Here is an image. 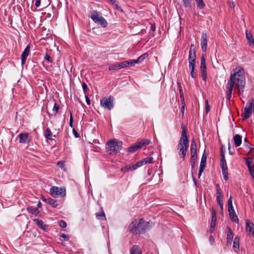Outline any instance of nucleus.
<instances>
[{
	"label": "nucleus",
	"mask_w": 254,
	"mask_h": 254,
	"mask_svg": "<svg viewBox=\"0 0 254 254\" xmlns=\"http://www.w3.org/2000/svg\"><path fill=\"white\" fill-rule=\"evenodd\" d=\"M245 85L246 77L244 70L242 67L237 66L234 69L233 73L231 74L227 82V100H230L234 87L237 89L238 94H241L244 92Z\"/></svg>",
	"instance_id": "obj_1"
},
{
	"label": "nucleus",
	"mask_w": 254,
	"mask_h": 254,
	"mask_svg": "<svg viewBox=\"0 0 254 254\" xmlns=\"http://www.w3.org/2000/svg\"><path fill=\"white\" fill-rule=\"evenodd\" d=\"M152 222H146L143 219H135L128 226L129 231L133 234H142L153 226Z\"/></svg>",
	"instance_id": "obj_2"
},
{
	"label": "nucleus",
	"mask_w": 254,
	"mask_h": 254,
	"mask_svg": "<svg viewBox=\"0 0 254 254\" xmlns=\"http://www.w3.org/2000/svg\"><path fill=\"white\" fill-rule=\"evenodd\" d=\"M182 129L181 136L179 141L177 150L180 157L184 160L189 146V140L187 134V132L186 127L182 126Z\"/></svg>",
	"instance_id": "obj_3"
},
{
	"label": "nucleus",
	"mask_w": 254,
	"mask_h": 254,
	"mask_svg": "<svg viewBox=\"0 0 254 254\" xmlns=\"http://www.w3.org/2000/svg\"><path fill=\"white\" fill-rule=\"evenodd\" d=\"M122 146V141L115 139L107 143L106 149L109 154H116L121 149Z\"/></svg>",
	"instance_id": "obj_4"
},
{
	"label": "nucleus",
	"mask_w": 254,
	"mask_h": 254,
	"mask_svg": "<svg viewBox=\"0 0 254 254\" xmlns=\"http://www.w3.org/2000/svg\"><path fill=\"white\" fill-rule=\"evenodd\" d=\"M91 18L93 21L100 24L103 27H106L108 23L106 20L96 10H93L91 13Z\"/></svg>",
	"instance_id": "obj_5"
},
{
	"label": "nucleus",
	"mask_w": 254,
	"mask_h": 254,
	"mask_svg": "<svg viewBox=\"0 0 254 254\" xmlns=\"http://www.w3.org/2000/svg\"><path fill=\"white\" fill-rule=\"evenodd\" d=\"M114 98L110 96L108 98L104 97L100 100V104L102 107L108 110H111L114 107Z\"/></svg>",
	"instance_id": "obj_6"
},
{
	"label": "nucleus",
	"mask_w": 254,
	"mask_h": 254,
	"mask_svg": "<svg viewBox=\"0 0 254 254\" xmlns=\"http://www.w3.org/2000/svg\"><path fill=\"white\" fill-rule=\"evenodd\" d=\"M50 194L54 197H57L59 196L63 197L65 195V190L58 187H52L50 189Z\"/></svg>",
	"instance_id": "obj_7"
},
{
	"label": "nucleus",
	"mask_w": 254,
	"mask_h": 254,
	"mask_svg": "<svg viewBox=\"0 0 254 254\" xmlns=\"http://www.w3.org/2000/svg\"><path fill=\"white\" fill-rule=\"evenodd\" d=\"M150 140H142L140 141L136 142L132 144L130 147L128 148V151L129 152H133L141 148L144 145H148L150 143Z\"/></svg>",
	"instance_id": "obj_8"
},
{
	"label": "nucleus",
	"mask_w": 254,
	"mask_h": 254,
	"mask_svg": "<svg viewBox=\"0 0 254 254\" xmlns=\"http://www.w3.org/2000/svg\"><path fill=\"white\" fill-rule=\"evenodd\" d=\"M196 52L193 44H191L189 51V66L195 65Z\"/></svg>",
	"instance_id": "obj_9"
},
{
	"label": "nucleus",
	"mask_w": 254,
	"mask_h": 254,
	"mask_svg": "<svg viewBox=\"0 0 254 254\" xmlns=\"http://www.w3.org/2000/svg\"><path fill=\"white\" fill-rule=\"evenodd\" d=\"M253 107V103L248 102L244 109V112L243 113L242 116L244 119L249 118L252 114V108Z\"/></svg>",
	"instance_id": "obj_10"
},
{
	"label": "nucleus",
	"mask_w": 254,
	"mask_h": 254,
	"mask_svg": "<svg viewBox=\"0 0 254 254\" xmlns=\"http://www.w3.org/2000/svg\"><path fill=\"white\" fill-rule=\"evenodd\" d=\"M128 66V63L127 61H124L123 62L116 63V64H112L109 67L110 70H116L117 69H121L125 68Z\"/></svg>",
	"instance_id": "obj_11"
},
{
	"label": "nucleus",
	"mask_w": 254,
	"mask_h": 254,
	"mask_svg": "<svg viewBox=\"0 0 254 254\" xmlns=\"http://www.w3.org/2000/svg\"><path fill=\"white\" fill-rule=\"evenodd\" d=\"M30 52V46L29 45H27L24 51L23 52L21 56V65H23L26 62V59L27 57L29 56Z\"/></svg>",
	"instance_id": "obj_12"
},
{
	"label": "nucleus",
	"mask_w": 254,
	"mask_h": 254,
	"mask_svg": "<svg viewBox=\"0 0 254 254\" xmlns=\"http://www.w3.org/2000/svg\"><path fill=\"white\" fill-rule=\"evenodd\" d=\"M207 36L205 32H202L201 37V46L203 52L206 51L207 45Z\"/></svg>",
	"instance_id": "obj_13"
},
{
	"label": "nucleus",
	"mask_w": 254,
	"mask_h": 254,
	"mask_svg": "<svg viewBox=\"0 0 254 254\" xmlns=\"http://www.w3.org/2000/svg\"><path fill=\"white\" fill-rule=\"evenodd\" d=\"M206 160H207V156L205 155V151H204V153L202 156L201 159L200 168H199V172H198L199 177H200L201 173L203 172L204 169H205V168L206 167Z\"/></svg>",
	"instance_id": "obj_14"
},
{
	"label": "nucleus",
	"mask_w": 254,
	"mask_h": 254,
	"mask_svg": "<svg viewBox=\"0 0 254 254\" xmlns=\"http://www.w3.org/2000/svg\"><path fill=\"white\" fill-rule=\"evenodd\" d=\"M246 230L250 234L254 236V226L252 222L249 220L246 221Z\"/></svg>",
	"instance_id": "obj_15"
},
{
	"label": "nucleus",
	"mask_w": 254,
	"mask_h": 254,
	"mask_svg": "<svg viewBox=\"0 0 254 254\" xmlns=\"http://www.w3.org/2000/svg\"><path fill=\"white\" fill-rule=\"evenodd\" d=\"M227 243L229 244H231L234 237V233L231 228L229 226L227 227Z\"/></svg>",
	"instance_id": "obj_16"
},
{
	"label": "nucleus",
	"mask_w": 254,
	"mask_h": 254,
	"mask_svg": "<svg viewBox=\"0 0 254 254\" xmlns=\"http://www.w3.org/2000/svg\"><path fill=\"white\" fill-rule=\"evenodd\" d=\"M19 138V142L20 143H26L29 142V134L28 133H21L18 135Z\"/></svg>",
	"instance_id": "obj_17"
},
{
	"label": "nucleus",
	"mask_w": 254,
	"mask_h": 254,
	"mask_svg": "<svg viewBox=\"0 0 254 254\" xmlns=\"http://www.w3.org/2000/svg\"><path fill=\"white\" fill-rule=\"evenodd\" d=\"M129 254H142V250L137 245H133L129 250Z\"/></svg>",
	"instance_id": "obj_18"
},
{
	"label": "nucleus",
	"mask_w": 254,
	"mask_h": 254,
	"mask_svg": "<svg viewBox=\"0 0 254 254\" xmlns=\"http://www.w3.org/2000/svg\"><path fill=\"white\" fill-rule=\"evenodd\" d=\"M233 249L235 252L238 253L240 249V238L238 236L234 238L233 244Z\"/></svg>",
	"instance_id": "obj_19"
},
{
	"label": "nucleus",
	"mask_w": 254,
	"mask_h": 254,
	"mask_svg": "<svg viewBox=\"0 0 254 254\" xmlns=\"http://www.w3.org/2000/svg\"><path fill=\"white\" fill-rule=\"evenodd\" d=\"M197 146L194 140H192L190 145V154L191 155H197L196 151Z\"/></svg>",
	"instance_id": "obj_20"
},
{
	"label": "nucleus",
	"mask_w": 254,
	"mask_h": 254,
	"mask_svg": "<svg viewBox=\"0 0 254 254\" xmlns=\"http://www.w3.org/2000/svg\"><path fill=\"white\" fill-rule=\"evenodd\" d=\"M234 142L236 147L240 146L242 143V136L239 134H236L234 136Z\"/></svg>",
	"instance_id": "obj_21"
},
{
	"label": "nucleus",
	"mask_w": 254,
	"mask_h": 254,
	"mask_svg": "<svg viewBox=\"0 0 254 254\" xmlns=\"http://www.w3.org/2000/svg\"><path fill=\"white\" fill-rule=\"evenodd\" d=\"M33 221L37 225V226L41 229H42L44 230H45L46 229L47 226L46 225L44 224L42 220L38 219H35L33 220Z\"/></svg>",
	"instance_id": "obj_22"
},
{
	"label": "nucleus",
	"mask_w": 254,
	"mask_h": 254,
	"mask_svg": "<svg viewBox=\"0 0 254 254\" xmlns=\"http://www.w3.org/2000/svg\"><path fill=\"white\" fill-rule=\"evenodd\" d=\"M95 215L98 219L106 220L105 214L102 208L101 209L100 212L96 213Z\"/></svg>",
	"instance_id": "obj_23"
},
{
	"label": "nucleus",
	"mask_w": 254,
	"mask_h": 254,
	"mask_svg": "<svg viewBox=\"0 0 254 254\" xmlns=\"http://www.w3.org/2000/svg\"><path fill=\"white\" fill-rule=\"evenodd\" d=\"M135 170L134 164H130L127 165L121 168L122 172H127L129 171H132Z\"/></svg>",
	"instance_id": "obj_24"
},
{
	"label": "nucleus",
	"mask_w": 254,
	"mask_h": 254,
	"mask_svg": "<svg viewBox=\"0 0 254 254\" xmlns=\"http://www.w3.org/2000/svg\"><path fill=\"white\" fill-rule=\"evenodd\" d=\"M229 214L232 221L236 222L237 223H239V219L235 213V211L234 212L229 213Z\"/></svg>",
	"instance_id": "obj_25"
},
{
	"label": "nucleus",
	"mask_w": 254,
	"mask_h": 254,
	"mask_svg": "<svg viewBox=\"0 0 254 254\" xmlns=\"http://www.w3.org/2000/svg\"><path fill=\"white\" fill-rule=\"evenodd\" d=\"M246 34L247 39L249 41L250 45H254V39L252 34L248 31H246Z\"/></svg>",
	"instance_id": "obj_26"
},
{
	"label": "nucleus",
	"mask_w": 254,
	"mask_h": 254,
	"mask_svg": "<svg viewBox=\"0 0 254 254\" xmlns=\"http://www.w3.org/2000/svg\"><path fill=\"white\" fill-rule=\"evenodd\" d=\"M221 169H222V175L223 176L224 179L225 181H228V179H229L228 167L222 168Z\"/></svg>",
	"instance_id": "obj_27"
},
{
	"label": "nucleus",
	"mask_w": 254,
	"mask_h": 254,
	"mask_svg": "<svg viewBox=\"0 0 254 254\" xmlns=\"http://www.w3.org/2000/svg\"><path fill=\"white\" fill-rule=\"evenodd\" d=\"M197 163V155H191L190 164L191 169H193Z\"/></svg>",
	"instance_id": "obj_28"
},
{
	"label": "nucleus",
	"mask_w": 254,
	"mask_h": 254,
	"mask_svg": "<svg viewBox=\"0 0 254 254\" xmlns=\"http://www.w3.org/2000/svg\"><path fill=\"white\" fill-rule=\"evenodd\" d=\"M45 137L49 140H52V133L49 128H47L44 133Z\"/></svg>",
	"instance_id": "obj_29"
},
{
	"label": "nucleus",
	"mask_w": 254,
	"mask_h": 254,
	"mask_svg": "<svg viewBox=\"0 0 254 254\" xmlns=\"http://www.w3.org/2000/svg\"><path fill=\"white\" fill-rule=\"evenodd\" d=\"M47 203L50 204V205L52 206L54 208L57 207V204L56 203V200L50 198L48 197L47 199Z\"/></svg>",
	"instance_id": "obj_30"
},
{
	"label": "nucleus",
	"mask_w": 254,
	"mask_h": 254,
	"mask_svg": "<svg viewBox=\"0 0 254 254\" xmlns=\"http://www.w3.org/2000/svg\"><path fill=\"white\" fill-rule=\"evenodd\" d=\"M195 1L197 8L202 9L204 8L205 4L203 0H195Z\"/></svg>",
	"instance_id": "obj_31"
},
{
	"label": "nucleus",
	"mask_w": 254,
	"mask_h": 254,
	"mask_svg": "<svg viewBox=\"0 0 254 254\" xmlns=\"http://www.w3.org/2000/svg\"><path fill=\"white\" fill-rule=\"evenodd\" d=\"M220 166L221 168H224L227 167L226 160L225 159V156L222 155H221L220 157Z\"/></svg>",
	"instance_id": "obj_32"
},
{
	"label": "nucleus",
	"mask_w": 254,
	"mask_h": 254,
	"mask_svg": "<svg viewBox=\"0 0 254 254\" xmlns=\"http://www.w3.org/2000/svg\"><path fill=\"white\" fill-rule=\"evenodd\" d=\"M27 211L31 214L37 215L39 213L38 209L36 207L31 206L27 208Z\"/></svg>",
	"instance_id": "obj_33"
},
{
	"label": "nucleus",
	"mask_w": 254,
	"mask_h": 254,
	"mask_svg": "<svg viewBox=\"0 0 254 254\" xmlns=\"http://www.w3.org/2000/svg\"><path fill=\"white\" fill-rule=\"evenodd\" d=\"M252 159L251 158L246 159V163L248 168L249 171H251V169L254 167V165H253V166H252Z\"/></svg>",
	"instance_id": "obj_34"
},
{
	"label": "nucleus",
	"mask_w": 254,
	"mask_h": 254,
	"mask_svg": "<svg viewBox=\"0 0 254 254\" xmlns=\"http://www.w3.org/2000/svg\"><path fill=\"white\" fill-rule=\"evenodd\" d=\"M200 69L201 70H206V66L205 64V59L203 56L201 58L200 61Z\"/></svg>",
	"instance_id": "obj_35"
},
{
	"label": "nucleus",
	"mask_w": 254,
	"mask_h": 254,
	"mask_svg": "<svg viewBox=\"0 0 254 254\" xmlns=\"http://www.w3.org/2000/svg\"><path fill=\"white\" fill-rule=\"evenodd\" d=\"M211 212H212V217H211V223H215L216 221V210L214 209V208H212L211 209Z\"/></svg>",
	"instance_id": "obj_36"
},
{
	"label": "nucleus",
	"mask_w": 254,
	"mask_h": 254,
	"mask_svg": "<svg viewBox=\"0 0 254 254\" xmlns=\"http://www.w3.org/2000/svg\"><path fill=\"white\" fill-rule=\"evenodd\" d=\"M185 7L190 9L191 7V2L192 0H183Z\"/></svg>",
	"instance_id": "obj_37"
},
{
	"label": "nucleus",
	"mask_w": 254,
	"mask_h": 254,
	"mask_svg": "<svg viewBox=\"0 0 254 254\" xmlns=\"http://www.w3.org/2000/svg\"><path fill=\"white\" fill-rule=\"evenodd\" d=\"M147 56H148V54L147 53H145V54H144L142 55L141 56H140V57H139L137 59V62H138V63H140L142 62L143 61V60Z\"/></svg>",
	"instance_id": "obj_38"
},
{
	"label": "nucleus",
	"mask_w": 254,
	"mask_h": 254,
	"mask_svg": "<svg viewBox=\"0 0 254 254\" xmlns=\"http://www.w3.org/2000/svg\"><path fill=\"white\" fill-rule=\"evenodd\" d=\"M153 158L152 157H146L142 159L143 161L144 164L147 163H153Z\"/></svg>",
	"instance_id": "obj_39"
},
{
	"label": "nucleus",
	"mask_w": 254,
	"mask_h": 254,
	"mask_svg": "<svg viewBox=\"0 0 254 254\" xmlns=\"http://www.w3.org/2000/svg\"><path fill=\"white\" fill-rule=\"evenodd\" d=\"M217 192H216V197H223V193L222 190L220 188L219 185H217Z\"/></svg>",
	"instance_id": "obj_40"
},
{
	"label": "nucleus",
	"mask_w": 254,
	"mask_h": 254,
	"mask_svg": "<svg viewBox=\"0 0 254 254\" xmlns=\"http://www.w3.org/2000/svg\"><path fill=\"white\" fill-rule=\"evenodd\" d=\"M44 59L47 62L50 63H52L53 62L52 58L50 56V55H49L47 53H46V54L44 57Z\"/></svg>",
	"instance_id": "obj_41"
},
{
	"label": "nucleus",
	"mask_w": 254,
	"mask_h": 254,
	"mask_svg": "<svg viewBox=\"0 0 254 254\" xmlns=\"http://www.w3.org/2000/svg\"><path fill=\"white\" fill-rule=\"evenodd\" d=\"M195 65L189 66V69L190 72V75L192 78H195V76L194 75V68Z\"/></svg>",
	"instance_id": "obj_42"
},
{
	"label": "nucleus",
	"mask_w": 254,
	"mask_h": 254,
	"mask_svg": "<svg viewBox=\"0 0 254 254\" xmlns=\"http://www.w3.org/2000/svg\"><path fill=\"white\" fill-rule=\"evenodd\" d=\"M113 6H115L116 7V8L117 9H118L119 11H120V12H122V13H124V10L123 9L121 8V6H120L119 5H118V3L117 2V1L116 0H115V3H113V4H111Z\"/></svg>",
	"instance_id": "obj_43"
},
{
	"label": "nucleus",
	"mask_w": 254,
	"mask_h": 254,
	"mask_svg": "<svg viewBox=\"0 0 254 254\" xmlns=\"http://www.w3.org/2000/svg\"><path fill=\"white\" fill-rule=\"evenodd\" d=\"M223 197H216L217 202L218 205L220 206V208H222V204L223 203Z\"/></svg>",
	"instance_id": "obj_44"
},
{
	"label": "nucleus",
	"mask_w": 254,
	"mask_h": 254,
	"mask_svg": "<svg viewBox=\"0 0 254 254\" xmlns=\"http://www.w3.org/2000/svg\"><path fill=\"white\" fill-rule=\"evenodd\" d=\"M144 164L143 161L142 160L138 161L137 163L134 164L135 169L142 166Z\"/></svg>",
	"instance_id": "obj_45"
},
{
	"label": "nucleus",
	"mask_w": 254,
	"mask_h": 254,
	"mask_svg": "<svg viewBox=\"0 0 254 254\" xmlns=\"http://www.w3.org/2000/svg\"><path fill=\"white\" fill-rule=\"evenodd\" d=\"M201 74L202 79L204 81H206L207 78L206 70H201Z\"/></svg>",
	"instance_id": "obj_46"
},
{
	"label": "nucleus",
	"mask_w": 254,
	"mask_h": 254,
	"mask_svg": "<svg viewBox=\"0 0 254 254\" xmlns=\"http://www.w3.org/2000/svg\"><path fill=\"white\" fill-rule=\"evenodd\" d=\"M210 110V106L208 104V100L205 101V113L207 114Z\"/></svg>",
	"instance_id": "obj_47"
},
{
	"label": "nucleus",
	"mask_w": 254,
	"mask_h": 254,
	"mask_svg": "<svg viewBox=\"0 0 254 254\" xmlns=\"http://www.w3.org/2000/svg\"><path fill=\"white\" fill-rule=\"evenodd\" d=\"M59 105L56 103L55 102L54 107L53 108V111L57 113L59 111Z\"/></svg>",
	"instance_id": "obj_48"
},
{
	"label": "nucleus",
	"mask_w": 254,
	"mask_h": 254,
	"mask_svg": "<svg viewBox=\"0 0 254 254\" xmlns=\"http://www.w3.org/2000/svg\"><path fill=\"white\" fill-rule=\"evenodd\" d=\"M82 87L84 94L85 95L87 94V90H88V87H87V84L83 82L82 83Z\"/></svg>",
	"instance_id": "obj_49"
},
{
	"label": "nucleus",
	"mask_w": 254,
	"mask_h": 254,
	"mask_svg": "<svg viewBox=\"0 0 254 254\" xmlns=\"http://www.w3.org/2000/svg\"><path fill=\"white\" fill-rule=\"evenodd\" d=\"M127 61V63H128V65H133L135 64H138V62H137V59L136 60H130L129 61Z\"/></svg>",
	"instance_id": "obj_50"
},
{
	"label": "nucleus",
	"mask_w": 254,
	"mask_h": 254,
	"mask_svg": "<svg viewBox=\"0 0 254 254\" xmlns=\"http://www.w3.org/2000/svg\"><path fill=\"white\" fill-rule=\"evenodd\" d=\"M59 225L62 228H65L66 227V223L64 220H61L59 222Z\"/></svg>",
	"instance_id": "obj_51"
},
{
	"label": "nucleus",
	"mask_w": 254,
	"mask_h": 254,
	"mask_svg": "<svg viewBox=\"0 0 254 254\" xmlns=\"http://www.w3.org/2000/svg\"><path fill=\"white\" fill-rule=\"evenodd\" d=\"M228 211L229 213L234 212L235 210L233 205L228 206Z\"/></svg>",
	"instance_id": "obj_52"
},
{
	"label": "nucleus",
	"mask_w": 254,
	"mask_h": 254,
	"mask_svg": "<svg viewBox=\"0 0 254 254\" xmlns=\"http://www.w3.org/2000/svg\"><path fill=\"white\" fill-rule=\"evenodd\" d=\"M225 147H224V146L223 145H222L221 147V154H220V156L222 155L225 156Z\"/></svg>",
	"instance_id": "obj_53"
},
{
	"label": "nucleus",
	"mask_w": 254,
	"mask_h": 254,
	"mask_svg": "<svg viewBox=\"0 0 254 254\" xmlns=\"http://www.w3.org/2000/svg\"><path fill=\"white\" fill-rule=\"evenodd\" d=\"M215 225H216V223H211V225H210V231L211 232H212L214 229H215Z\"/></svg>",
	"instance_id": "obj_54"
},
{
	"label": "nucleus",
	"mask_w": 254,
	"mask_h": 254,
	"mask_svg": "<svg viewBox=\"0 0 254 254\" xmlns=\"http://www.w3.org/2000/svg\"><path fill=\"white\" fill-rule=\"evenodd\" d=\"M73 118L72 116L71 113L70 112V120H69V126L71 127H73Z\"/></svg>",
	"instance_id": "obj_55"
},
{
	"label": "nucleus",
	"mask_w": 254,
	"mask_h": 254,
	"mask_svg": "<svg viewBox=\"0 0 254 254\" xmlns=\"http://www.w3.org/2000/svg\"><path fill=\"white\" fill-rule=\"evenodd\" d=\"M233 205L232 204V196H230L228 201V206Z\"/></svg>",
	"instance_id": "obj_56"
},
{
	"label": "nucleus",
	"mask_w": 254,
	"mask_h": 254,
	"mask_svg": "<svg viewBox=\"0 0 254 254\" xmlns=\"http://www.w3.org/2000/svg\"><path fill=\"white\" fill-rule=\"evenodd\" d=\"M228 3L229 6L232 8H234L235 6V4L234 2L228 1Z\"/></svg>",
	"instance_id": "obj_57"
},
{
	"label": "nucleus",
	"mask_w": 254,
	"mask_h": 254,
	"mask_svg": "<svg viewBox=\"0 0 254 254\" xmlns=\"http://www.w3.org/2000/svg\"><path fill=\"white\" fill-rule=\"evenodd\" d=\"M61 237L63 238L64 240H68V237L64 234H62L61 235Z\"/></svg>",
	"instance_id": "obj_58"
},
{
	"label": "nucleus",
	"mask_w": 254,
	"mask_h": 254,
	"mask_svg": "<svg viewBox=\"0 0 254 254\" xmlns=\"http://www.w3.org/2000/svg\"><path fill=\"white\" fill-rule=\"evenodd\" d=\"M40 4H41V0H36L35 4L37 7H39L40 6Z\"/></svg>",
	"instance_id": "obj_59"
},
{
	"label": "nucleus",
	"mask_w": 254,
	"mask_h": 254,
	"mask_svg": "<svg viewBox=\"0 0 254 254\" xmlns=\"http://www.w3.org/2000/svg\"><path fill=\"white\" fill-rule=\"evenodd\" d=\"M85 99H86V103L89 105L90 104V99L88 98V96L87 95V94L85 95Z\"/></svg>",
	"instance_id": "obj_60"
},
{
	"label": "nucleus",
	"mask_w": 254,
	"mask_h": 254,
	"mask_svg": "<svg viewBox=\"0 0 254 254\" xmlns=\"http://www.w3.org/2000/svg\"><path fill=\"white\" fill-rule=\"evenodd\" d=\"M57 165L59 166L61 168H63L64 167V163L62 161H59L57 163Z\"/></svg>",
	"instance_id": "obj_61"
},
{
	"label": "nucleus",
	"mask_w": 254,
	"mask_h": 254,
	"mask_svg": "<svg viewBox=\"0 0 254 254\" xmlns=\"http://www.w3.org/2000/svg\"><path fill=\"white\" fill-rule=\"evenodd\" d=\"M73 132L75 137H79V135L78 132L75 130V129H73Z\"/></svg>",
	"instance_id": "obj_62"
},
{
	"label": "nucleus",
	"mask_w": 254,
	"mask_h": 254,
	"mask_svg": "<svg viewBox=\"0 0 254 254\" xmlns=\"http://www.w3.org/2000/svg\"><path fill=\"white\" fill-rule=\"evenodd\" d=\"M250 174L251 175V176H252L253 178L254 179V169H253V168L251 169V171H249Z\"/></svg>",
	"instance_id": "obj_63"
},
{
	"label": "nucleus",
	"mask_w": 254,
	"mask_h": 254,
	"mask_svg": "<svg viewBox=\"0 0 254 254\" xmlns=\"http://www.w3.org/2000/svg\"><path fill=\"white\" fill-rule=\"evenodd\" d=\"M228 150H229V153L230 155H233L234 154V152L233 151H232V150H231V146H230L229 143Z\"/></svg>",
	"instance_id": "obj_64"
}]
</instances>
